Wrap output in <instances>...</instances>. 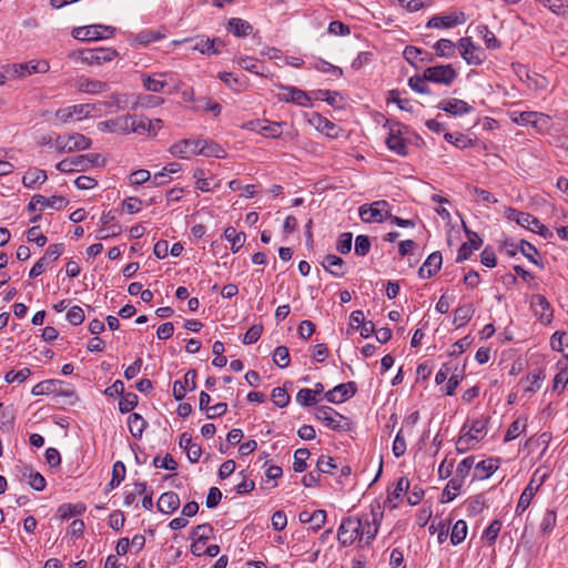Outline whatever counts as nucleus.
<instances>
[{"instance_id": "1", "label": "nucleus", "mask_w": 568, "mask_h": 568, "mask_svg": "<svg viewBox=\"0 0 568 568\" xmlns=\"http://www.w3.org/2000/svg\"><path fill=\"white\" fill-rule=\"evenodd\" d=\"M98 111L99 108L97 104H74L67 108L58 109L54 113V119L59 124H67L73 121L75 116L77 120L94 116Z\"/></svg>"}, {"instance_id": "2", "label": "nucleus", "mask_w": 568, "mask_h": 568, "mask_svg": "<svg viewBox=\"0 0 568 568\" xmlns=\"http://www.w3.org/2000/svg\"><path fill=\"white\" fill-rule=\"evenodd\" d=\"M487 418H478L471 420L468 430L462 434L457 440V450L465 452L469 449L474 444L479 443L486 435L487 430Z\"/></svg>"}, {"instance_id": "3", "label": "nucleus", "mask_w": 568, "mask_h": 568, "mask_svg": "<svg viewBox=\"0 0 568 568\" xmlns=\"http://www.w3.org/2000/svg\"><path fill=\"white\" fill-rule=\"evenodd\" d=\"M72 55L89 65H101L112 61L118 55V52L112 48H93L78 50Z\"/></svg>"}, {"instance_id": "4", "label": "nucleus", "mask_w": 568, "mask_h": 568, "mask_svg": "<svg viewBox=\"0 0 568 568\" xmlns=\"http://www.w3.org/2000/svg\"><path fill=\"white\" fill-rule=\"evenodd\" d=\"M115 29L110 26L92 24L77 27L72 30V37L81 41H95L113 37Z\"/></svg>"}, {"instance_id": "5", "label": "nucleus", "mask_w": 568, "mask_h": 568, "mask_svg": "<svg viewBox=\"0 0 568 568\" xmlns=\"http://www.w3.org/2000/svg\"><path fill=\"white\" fill-rule=\"evenodd\" d=\"M389 204L385 200L373 202L372 204H364L359 206L358 213L364 223L383 222L390 217L388 210Z\"/></svg>"}, {"instance_id": "6", "label": "nucleus", "mask_w": 568, "mask_h": 568, "mask_svg": "<svg viewBox=\"0 0 568 568\" xmlns=\"http://www.w3.org/2000/svg\"><path fill=\"white\" fill-rule=\"evenodd\" d=\"M92 141L81 133H72L70 135H59L55 139L57 150L61 153H70L75 151H84L91 148Z\"/></svg>"}, {"instance_id": "7", "label": "nucleus", "mask_w": 568, "mask_h": 568, "mask_svg": "<svg viewBox=\"0 0 568 568\" xmlns=\"http://www.w3.org/2000/svg\"><path fill=\"white\" fill-rule=\"evenodd\" d=\"M49 69L50 65L45 60H30L8 65L6 72L12 78H24L33 73H45Z\"/></svg>"}, {"instance_id": "8", "label": "nucleus", "mask_w": 568, "mask_h": 568, "mask_svg": "<svg viewBox=\"0 0 568 568\" xmlns=\"http://www.w3.org/2000/svg\"><path fill=\"white\" fill-rule=\"evenodd\" d=\"M546 477H547V473L541 471L540 469H537L534 473L529 484L527 485V487L524 489V491L521 493V495L519 497V500H518V504L516 507V513L518 515L523 514L529 507L534 496L536 495V493L542 485Z\"/></svg>"}, {"instance_id": "9", "label": "nucleus", "mask_w": 568, "mask_h": 568, "mask_svg": "<svg viewBox=\"0 0 568 568\" xmlns=\"http://www.w3.org/2000/svg\"><path fill=\"white\" fill-rule=\"evenodd\" d=\"M362 517H347L345 518L337 532V539L342 546H351L356 538L361 539Z\"/></svg>"}, {"instance_id": "10", "label": "nucleus", "mask_w": 568, "mask_h": 568, "mask_svg": "<svg viewBox=\"0 0 568 568\" xmlns=\"http://www.w3.org/2000/svg\"><path fill=\"white\" fill-rule=\"evenodd\" d=\"M381 508L379 506L377 507ZM382 511L372 509L371 514L362 516L361 542L369 545L377 535Z\"/></svg>"}, {"instance_id": "11", "label": "nucleus", "mask_w": 568, "mask_h": 568, "mask_svg": "<svg viewBox=\"0 0 568 568\" xmlns=\"http://www.w3.org/2000/svg\"><path fill=\"white\" fill-rule=\"evenodd\" d=\"M457 78V72L450 64L429 67L425 70V79L430 82L450 85Z\"/></svg>"}, {"instance_id": "12", "label": "nucleus", "mask_w": 568, "mask_h": 568, "mask_svg": "<svg viewBox=\"0 0 568 568\" xmlns=\"http://www.w3.org/2000/svg\"><path fill=\"white\" fill-rule=\"evenodd\" d=\"M62 385L63 382L58 379L43 381L33 386L32 394L34 396L58 394L67 397L74 395V392L71 389H62Z\"/></svg>"}, {"instance_id": "13", "label": "nucleus", "mask_w": 568, "mask_h": 568, "mask_svg": "<svg viewBox=\"0 0 568 568\" xmlns=\"http://www.w3.org/2000/svg\"><path fill=\"white\" fill-rule=\"evenodd\" d=\"M278 100L285 102H293L301 106H310L311 99L305 91L294 87H280V92L276 94Z\"/></svg>"}, {"instance_id": "14", "label": "nucleus", "mask_w": 568, "mask_h": 568, "mask_svg": "<svg viewBox=\"0 0 568 568\" xmlns=\"http://www.w3.org/2000/svg\"><path fill=\"white\" fill-rule=\"evenodd\" d=\"M200 142L197 140H181L176 143H174L170 148V152L172 155L181 158V159H189L193 155L200 154Z\"/></svg>"}, {"instance_id": "15", "label": "nucleus", "mask_w": 568, "mask_h": 568, "mask_svg": "<svg viewBox=\"0 0 568 568\" xmlns=\"http://www.w3.org/2000/svg\"><path fill=\"white\" fill-rule=\"evenodd\" d=\"M67 204V200L62 196H51L50 199L44 197L43 195L36 194L32 196L31 201L28 204V211L33 212L37 211L38 207L43 210L44 207H53L61 209Z\"/></svg>"}, {"instance_id": "16", "label": "nucleus", "mask_w": 568, "mask_h": 568, "mask_svg": "<svg viewBox=\"0 0 568 568\" xmlns=\"http://www.w3.org/2000/svg\"><path fill=\"white\" fill-rule=\"evenodd\" d=\"M356 392V386L354 382H349L346 384H339L335 386L333 389L325 393V398L331 403H342L346 399L351 398Z\"/></svg>"}, {"instance_id": "17", "label": "nucleus", "mask_w": 568, "mask_h": 568, "mask_svg": "<svg viewBox=\"0 0 568 568\" xmlns=\"http://www.w3.org/2000/svg\"><path fill=\"white\" fill-rule=\"evenodd\" d=\"M530 306L540 322L549 323L551 321L552 311L545 296L540 294L532 295L530 300Z\"/></svg>"}, {"instance_id": "18", "label": "nucleus", "mask_w": 568, "mask_h": 568, "mask_svg": "<svg viewBox=\"0 0 568 568\" xmlns=\"http://www.w3.org/2000/svg\"><path fill=\"white\" fill-rule=\"evenodd\" d=\"M465 231L468 235V241L463 243L462 246L459 247L456 262H463L465 260H468L473 252L475 250H478L483 244V240L477 233L471 232L467 229H465Z\"/></svg>"}, {"instance_id": "19", "label": "nucleus", "mask_w": 568, "mask_h": 568, "mask_svg": "<svg viewBox=\"0 0 568 568\" xmlns=\"http://www.w3.org/2000/svg\"><path fill=\"white\" fill-rule=\"evenodd\" d=\"M191 50L200 51L202 54H216L219 53V49L216 44H221L222 41L220 39H209L204 37H197L195 39H190Z\"/></svg>"}, {"instance_id": "20", "label": "nucleus", "mask_w": 568, "mask_h": 568, "mask_svg": "<svg viewBox=\"0 0 568 568\" xmlns=\"http://www.w3.org/2000/svg\"><path fill=\"white\" fill-rule=\"evenodd\" d=\"M316 418L322 420L326 427L332 428L334 430H338L342 428L341 419L342 415L337 414L333 408L322 406L316 410Z\"/></svg>"}, {"instance_id": "21", "label": "nucleus", "mask_w": 568, "mask_h": 568, "mask_svg": "<svg viewBox=\"0 0 568 568\" xmlns=\"http://www.w3.org/2000/svg\"><path fill=\"white\" fill-rule=\"evenodd\" d=\"M466 21L465 14L463 12L459 13H453L448 16H435L433 17L428 23L427 27L430 28H452L457 24H463Z\"/></svg>"}, {"instance_id": "22", "label": "nucleus", "mask_w": 568, "mask_h": 568, "mask_svg": "<svg viewBox=\"0 0 568 568\" xmlns=\"http://www.w3.org/2000/svg\"><path fill=\"white\" fill-rule=\"evenodd\" d=\"M442 254L434 252L428 255L424 264L418 270V275L422 278H429L435 275L442 266Z\"/></svg>"}, {"instance_id": "23", "label": "nucleus", "mask_w": 568, "mask_h": 568, "mask_svg": "<svg viewBox=\"0 0 568 568\" xmlns=\"http://www.w3.org/2000/svg\"><path fill=\"white\" fill-rule=\"evenodd\" d=\"M77 172L87 171L93 166H102L105 164V159L99 153H90L78 155L74 158Z\"/></svg>"}, {"instance_id": "24", "label": "nucleus", "mask_w": 568, "mask_h": 568, "mask_svg": "<svg viewBox=\"0 0 568 568\" xmlns=\"http://www.w3.org/2000/svg\"><path fill=\"white\" fill-rule=\"evenodd\" d=\"M438 108L453 115H462L471 111V106L459 99L443 100Z\"/></svg>"}, {"instance_id": "25", "label": "nucleus", "mask_w": 568, "mask_h": 568, "mask_svg": "<svg viewBox=\"0 0 568 568\" xmlns=\"http://www.w3.org/2000/svg\"><path fill=\"white\" fill-rule=\"evenodd\" d=\"M180 506V497L174 491L163 493L158 500V509L163 514H172Z\"/></svg>"}, {"instance_id": "26", "label": "nucleus", "mask_w": 568, "mask_h": 568, "mask_svg": "<svg viewBox=\"0 0 568 568\" xmlns=\"http://www.w3.org/2000/svg\"><path fill=\"white\" fill-rule=\"evenodd\" d=\"M75 88L83 93L98 94L108 90V83L84 78L77 81Z\"/></svg>"}, {"instance_id": "27", "label": "nucleus", "mask_w": 568, "mask_h": 568, "mask_svg": "<svg viewBox=\"0 0 568 568\" xmlns=\"http://www.w3.org/2000/svg\"><path fill=\"white\" fill-rule=\"evenodd\" d=\"M48 176L45 171L33 168L29 169L23 178L22 183L28 189H36L47 181Z\"/></svg>"}, {"instance_id": "28", "label": "nucleus", "mask_w": 568, "mask_h": 568, "mask_svg": "<svg viewBox=\"0 0 568 568\" xmlns=\"http://www.w3.org/2000/svg\"><path fill=\"white\" fill-rule=\"evenodd\" d=\"M518 224L529 231L547 236L548 229L529 213L521 212Z\"/></svg>"}, {"instance_id": "29", "label": "nucleus", "mask_w": 568, "mask_h": 568, "mask_svg": "<svg viewBox=\"0 0 568 568\" xmlns=\"http://www.w3.org/2000/svg\"><path fill=\"white\" fill-rule=\"evenodd\" d=\"M323 267L334 276L341 277L345 274L344 261L342 257L328 254L322 262Z\"/></svg>"}, {"instance_id": "30", "label": "nucleus", "mask_w": 568, "mask_h": 568, "mask_svg": "<svg viewBox=\"0 0 568 568\" xmlns=\"http://www.w3.org/2000/svg\"><path fill=\"white\" fill-rule=\"evenodd\" d=\"M85 505L78 504H62L57 510V515L61 520H68L73 516H79L85 513Z\"/></svg>"}, {"instance_id": "31", "label": "nucleus", "mask_w": 568, "mask_h": 568, "mask_svg": "<svg viewBox=\"0 0 568 568\" xmlns=\"http://www.w3.org/2000/svg\"><path fill=\"white\" fill-rule=\"evenodd\" d=\"M499 467V460L496 458H487L478 463L475 467L476 477L479 479L488 478Z\"/></svg>"}, {"instance_id": "32", "label": "nucleus", "mask_w": 568, "mask_h": 568, "mask_svg": "<svg viewBox=\"0 0 568 568\" xmlns=\"http://www.w3.org/2000/svg\"><path fill=\"white\" fill-rule=\"evenodd\" d=\"M227 30L232 32L235 37H246L248 36L253 27L245 20L240 18H232L227 22Z\"/></svg>"}, {"instance_id": "33", "label": "nucleus", "mask_w": 568, "mask_h": 568, "mask_svg": "<svg viewBox=\"0 0 568 568\" xmlns=\"http://www.w3.org/2000/svg\"><path fill=\"white\" fill-rule=\"evenodd\" d=\"M386 145L389 150L397 153L398 155H407L408 148L405 139H403L400 135L395 134L394 132H390L389 135L387 136Z\"/></svg>"}, {"instance_id": "34", "label": "nucleus", "mask_w": 568, "mask_h": 568, "mask_svg": "<svg viewBox=\"0 0 568 568\" xmlns=\"http://www.w3.org/2000/svg\"><path fill=\"white\" fill-rule=\"evenodd\" d=\"M200 154L204 156L224 158L225 151L216 143L199 139Z\"/></svg>"}, {"instance_id": "35", "label": "nucleus", "mask_w": 568, "mask_h": 568, "mask_svg": "<svg viewBox=\"0 0 568 568\" xmlns=\"http://www.w3.org/2000/svg\"><path fill=\"white\" fill-rule=\"evenodd\" d=\"M314 121L316 128L327 136L336 138L338 135L339 128L328 119L323 118L320 114H316Z\"/></svg>"}, {"instance_id": "36", "label": "nucleus", "mask_w": 568, "mask_h": 568, "mask_svg": "<svg viewBox=\"0 0 568 568\" xmlns=\"http://www.w3.org/2000/svg\"><path fill=\"white\" fill-rule=\"evenodd\" d=\"M128 425L131 435L135 438H141L146 426V422L141 415L133 413L129 416Z\"/></svg>"}, {"instance_id": "37", "label": "nucleus", "mask_w": 568, "mask_h": 568, "mask_svg": "<svg viewBox=\"0 0 568 568\" xmlns=\"http://www.w3.org/2000/svg\"><path fill=\"white\" fill-rule=\"evenodd\" d=\"M225 239L232 243V252L236 253L245 242V234L243 232H236L233 226H229L224 230Z\"/></svg>"}, {"instance_id": "38", "label": "nucleus", "mask_w": 568, "mask_h": 568, "mask_svg": "<svg viewBox=\"0 0 568 568\" xmlns=\"http://www.w3.org/2000/svg\"><path fill=\"white\" fill-rule=\"evenodd\" d=\"M422 54H424L425 57H422L419 59L420 62L430 63V62L434 61V58H433L432 54L424 53V51L422 49H419V48H416V47H413V45H408L404 50V58L406 59L407 62H409L412 64H415V61Z\"/></svg>"}, {"instance_id": "39", "label": "nucleus", "mask_w": 568, "mask_h": 568, "mask_svg": "<svg viewBox=\"0 0 568 568\" xmlns=\"http://www.w3.org/2000/svg\"><path fill=\"white\" fill-rule=\"evenodd\" d=\"M527 427V418L526 417H518L516 420H514L510 426L508 427L506 434H505V442H510L519 437V435L525 432Z\"/></svg>"}, {"instance_id": "40", "label": "nucleus", "mask_w": 568, "mask_h": 568, "mask_svg": "<svg viewBox=\"0 0 568 568\" xmlns=\"http://www.w3.org/2000/svg\"><path fill=\"white\" fill-rule=\"evenodd\" d=\"M474 308L473 305L467 304L459 306L455 310L454 324L457 327L465 326L473 317Z\"/></svg>"}, {"instance_id": "41", "label": "nucleus", "mask_w": 568, "mask_h": 568, "mask_svg": "<svg viewBox=\"0 0 568 568\" xmlns=\"http://www.w3.org/2000/svg\"><path fill=\"white\" fill-rule=\"evenodd\" d=\"M455 43L448 39H440L434 45L436 55L442 58L453 57L455 54Z\"/></svg>"}, {"instance_id": "42", "label": "nucleus", "mask_w": 568, "mask_h": 568, "mask_svg": "<svg viewBox=\"0 0 568 568\" xmlns=\"http://www.w3.org/2000/svg\"><path fill=\"white\" fill-rule=\"evenodd\" d=\"M467 536V524L465 520H457L453 526L450 534V541L453 545H458L465 540Z\"/></svg>"}, {"instance_id": "43", "label": "nucleus", "mask_w": 568, "mask_h": 568, "mask_svg": "<svg viewBox=\"0 0 568 568\" xmlns=\"http://www.w3.org/2000/svg\"><path fill=\"white\" fill-rule=\"evenodd\" d=\"M134 123V115L126 114L114 119L115 132L129 134L132 133V125Z\"/></svg>"}, {"instance_id": "44", "label": "nucleus", "mask_w": 568, "mask_h": 568, "mask_svg": "<svg viewBox=\"0 0 568 568\" xmlns=\"http://www.w3.org/2000/svg\"><path fill=\"white\" fill-rule=\"evenodd\" d=\"M463 59L473 65H479L483 62V50L479 47L474 45L473 49L462 50Z\"/></svg>"}, {"instance_id": "45", "label": "nucleus", "mask_w": 568, "mask_h": 568, "mask_svg": "<svg viewBox=\"0 0 568 568\" xmlns=\"http://www.w3.org/2000/svg\"><path fill=\"white\" fill-rule=\"evenodd\" d=\"M310 456L311 453L307 448H298L295 450L293 468L296 473H303L306 469V460Z\"/></svg>"}, {"instance_id": "46", "label": "nucleus", "mask_w": 568, "mask_h": 568, "mask_svg": "<svg viewBox=\"0 0 568 568\" xmlns=\"http://www.w3.org/2000/svg\"><path fill=\"white\" fill-rule=\"evenodd\" d=\"M121 233L122 226L119 224L102 225L101 229L97 232L95 239L99 241H104L110 237H115Z\"/></svg>"}, {"instance_id": "47", "label": "nucleus", "mask_w": 568, "mask_h": 568, "mask_svg": "<svg viewBox=\"0 0 568 568\" xmlns=\"http://www.w3.org/2000/svg\"><path fill=\"white\" fill-rule=\"evenodd\" d=\"M409 488V480L405 477L398 479L396 487L388 494L387 503L392 504V507H396L395 499H398L404 491Z\"/></svg>"}, {"instance_id": "48", "label": "nucleus", "mask_w": 568, "mask_h": 568, "mask_svg": "<svg viewBox=\"0 0 568 568\" xmlns=\"http://www.w3.org/2000/svg\"><path fill=\"white\" fill-rule=\"evenodd\" d=\"M273 362L281 368L290 365V353L286 346H277L274 349Z\"/></svg>"}, {"instance_id": "49", "label": "nucleus", "mask_w": 568, "mask_h": 568, "mask_svg": "<svg viewBox=\"0 0 568 568\" xmlns=\"http://www.w3.org/2000/svg\"><path fill=\"white\" fill-rule=\"evenodd\" d=\"M462 485H463L462 480H459L458 478H452L447 483V485L443 491V499L446 501H452L457 496Z\"/></svg>"}, {"instance_id": "50", "label": "nucleus", "mask_w": 568, "mask_h": 568, "mask_svg": "<svg viewBox=\"0 0 568 568\" xmlns=\"http://www.w3.org/2000/svg\"><path fill=\"white\" fill-rule=\"evenodd\" d=\"M138 405V396L134 393H126L121 396L119 408L121 413H129Z\"/></svg>"}, {"instance_id": "51", "label": "nucleus", "mask_w": 568, "mask_h": 568, "mask_svg": "<svg viewBox=\"0 0 568 568\" xmlns=\"http://www.w3.org/2000/svg\"><path fill=\"white\" fill-rule=\"evenodd\" d=\"M316 468L318 474H333L336 465L332 457L322 455L316 462Z\"/></svg>"}, {"instance_id": "52", "label": "nucleus", "mask_w": 568, "mask_h": 568, "mask_svg": "<svg viewBox=\"0 0 568 568\" xmlns=\"http://www.w3.org/2000/svg\"><path fill=\"white\" fill-rule=\"evenodd\" d=\"M474 463H475V458L471 457V456L464 458L457 465L456 477L455 478H458L459 480L463 481L467 477V475L469 474L471 467L474 466Z\"/></svg>"}, {"instance_id": "53", "label": "nucleus", "mask_w": 568, "mask_h": 568, "mask_svg": "<svg viewBox=\"0 0 568 568\" xmlns=\"http://www.w3.org/2000/svg\"><path fill=\"white\" fill-rule=\"evenodd\" d=\"M428 80L425 79V73L423 75H414L409 78L408 84L409 87L418 92V93H429V87L426 84Z\"/></svg>"}, {"instance_id": "54", "label": "nucleus", "mask_w": 568, "mask_h": 568, "mask_svg": "<svg viewBox=\"0 0 568 568\" xmlns=\"http://www.w3.org/2000/svg\"><path fill=\"white\" fill-rule=\"evenodd\" d=\"M125 477V465L122 462H115L112 468L111 487L119 486Z\"/></svg>"}, {"instance_id": "55", "label": "nucleus", "mask_w": 568, "mask_h": 568, "mask_svg": "<svg viewBox=\"0 0 568 568\" xmlns=\"http://www.w3.org/2000/svg\"><path fill=\"white\" fill-rule=\"evenodd\" d=\"M263 332V326L261 324H255L251 326L243 336V344L250 345L258 341Z\"/></svg>"}, {"instance_id": "56", "label": "nucleus", "mask_w": 568, "mask_h": 568, "mask_svg": "<svg viewBox=\"0 0 568 568\" xmlns=\"http://www.w3.org/2000/svg\"><path fill=\"white\" fill-rule=\"evenodd\" d=\"M153 465L155 468H164L169 470H175L178 468V463L170 454H166L163 458L156 456L153 459Z\"/></svg>"}, {"instance_id": "57", "label": "nucleus", "mask_w": 568, "mask_h": 568, "mask_svg": "<svg viewBox=\"0 0 568 568\" xmlns=\"http://www.w3.org/2000/svg\"><path fill=\"white\" fill-rule=\"evenodd\" d=\"M542 378H545V376L541 371H535V372L528 374V376L526 378V383H528V385L525 387V390L535 393L537 389H539V387H540L539 381Z\"/></svg>"}, {"instance_id": "58", "label": "nucleus", "mask_w": 568, "mask_h": 568, "mask_svg": "<svg viewBox=\"0 0 568 568\" xmlns=\"http://www.w3.org/2000/svg\"><path fill=\"white\" fill-rule=\"evenodd\" d=\"M272 399L276 406L283 408L290 403V395L285 388L275 387L272 392Z\"/></svg>"}, {"instance_id": "59", "label": "nucleus", "mask_w": 568, "mask_h": 568, "mask_svg": "<svg viewBox=\"0 0 568 568\" xmlns=\"http://www.w3.org/2000/svg\"><path fill=\"white\" fill-rule=\"evenodd\" d=\"M63 250H64V246L61 243L51 244V245H49V247L47 248V251L42 257L47 263L50 264L51 262L58 260L61 256V254L63 253Z\"/></svg>"}, {"instance_id": "60", "label": "nucleus", "mask_w": 568, "mask_h": 568, "mask_svg": "<svg viewBox=\"0 0 568 568\" xmlns=\"http://www.w3.org/2000/svg\"><path fill=\"white\" fill-rule=\"evenodd\" d=\"M143 85L148 91L162 92L163 89L165 88L166 83H165V81L154 78V77H144Z\"/></svg>"}, {"instance_id": "61", "label": "nucleus", "mask_w": 568, "mask_h": 568, "mask_svg": "<svg viewBox=\"0 0 568 568\" xmlns=\"http://www.w3.org/2000/svg\"><path fill=\"white\" fill-rule=\"evenodd\" d=\"M296 400L303 406H312L316 404L314 390L310 388H302L296 395Z\"/></svg>"}, {"instance_id": "62", "label": "nucleus", "mask_w": 568, "mask_h": 568, "mask_svg": "<svg viewBox=\"0 0 568 568\" xmlns=\"http://www.w3.org/2000/svg\"><path fill=\"white\" fill-rule=\"evenodd\" d=\"M30 374H31V371L29 368H23L19 372L10 371L9 373L6 374L4 381L8 384H11L14 382L22 383L30 376Z\"/></svg>"}, {"instance_id": "63", "label": "nucleus", "mask_w": 568, "mask_h": 568, "mask_svg": "<svg viewBox=\"0 0 568 568\" xmlns=\"http://www.w3.org/2000/svg\"><path fill=\"white\" fill-rule=\"evenodd\" d=\"M501 528V524L499 520H493L490 525L485 529L483 537L487 539V541L491 545L495 542L499 531Z\"/></svg>"}, {"instance_id": "64", "label": "nucleus", "mask_w": 568, "mask_h": 568, "mask_svg": "<svg viewBox=\"0 0 568 568\" xmlns=\"http://www.w3.org/2000/svg\"><path fill=\"white\" fill-rule=\"evenodd\" d=\"M213 528L210 524L199 525L193 530V536L199 541L205 542L212 535Z\"/></svg>"}]
</instances>
